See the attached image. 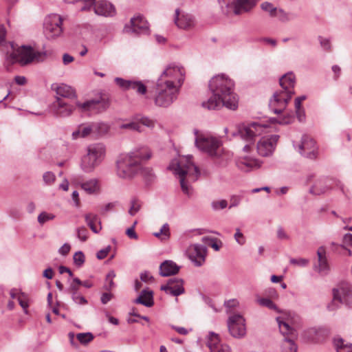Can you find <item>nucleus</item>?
Wrapping results in <instances>:
<instances>
[{
    "label": "nucleus",
    "instance_id": "12",
    "mask_svg": "<svg viewBox=\"0 0 352 352\" xmlns=\"http://www.w3.org/2000/svg\"><path fill=\"white\" fill-rule=\"evenodd\" d=\"M185 69L179 65H169L160 75L157 81H169L180 89L184 80Z\"/></svg>",
    "mask_w": 352,
    "mask_h": 352
},
{
    "label": "nucleus",
    "instance_id": "41",
    "mask_svg": "<svg viewBox=\"0 0 352 352\" xmlns=\"http://www.w3.org/2000/svg\"><path fill=\"white\" fill-rule=\"evenodd\" d=\"M257 302L261 306L266 307L276 311H279L277 306L269 298H261L257 300Z\"/></svg>",
    "mask_w": 352,
    "mask_h": 352
},
{
    "label": "nucleus",
    "instance_id": "19",
    "mask_svg": "<svg viewBox=\"0 0 352 352\" xmlns=\"http://www.w3.org/2000/svg\"><path fill=\"white\" fill-rule=\"evenodd\" d=\"M207 248L204 245H191L187 250L189 258L196 266H201L205 261Z\"/></svg>",
    "mask_w": 352,
    "mask_h": 352
},
{
    "label": "nucleus",
    "instance_id": "15",
    "mask_svg": "<svg viewBox=\"0 0 352 352\" xmlns=\"http://www.w3.org/2000/svg\"><path fill=\"white\" fill-rule=\"evenodd\" d=\"M228 327L230 333L234 338H242L246 333L245 320L241 314L230 315L228 320Z\"/></svg>",
    "mask_w": 352,
    "mask_h": 352
},
{
    "label": "nucleus",
    "instance_id": "4",
    "mask_svg": "<svg viewBox=\"0 0 352 352\" xmlns=\"http://www.w3.org/2000/svg\"><path fill=\"white\" fill-rule=\"evenodd\" d=\"M279 83L281 90L276 91L270 100V107L276 114L281 113L294 94L295 76L292 73L283 76Z\"/></svg>",
    "mask_w": 352,
    "mask_h": 352
},
{
    "label": "nucleus",
    "instance_id": "53",
    "mask_svg": "<svg viewBox=\"0 0 352 352\" xmlns=\"http://www.w3.org/2000/svg\"><path fill=\"white\" fill-rule=\"evenodd\" d=\"M289 262L294 265L305 267L309 263V260L306 258H291Z\"/></svg>",
    "mask_w": 352,
    "mask_h": 352
},
{
    "label": "nucleus",
    "instance_id": "28",
    "mask_svg": "<svg viewBox=\"0 0 352 352\" xmlns=\"http://www.w3.org/2000/svg\"><path fill=\"white\" fill-rule=\"evenodd\" d=\"M179 270L180 267L174 261L166 260L160 265V275L163 277L173 276L177 274Z\"/></svg>",
    "mask_w": 352,
    "mask_h": 352
},
{
    "label": "nucleus",
    "instance_id": "39",
    "mask_svg": "<svg viewBox=\"0 0 352 352\" xmlns=\"http://www.w3.org/2000/svg\"><path fill=\"white\" fill-rule=\"evenodd\" d=\"M138 175H140L143 177L146 181H152L155 177V175L153 172V169L150 167H146L143 165L142 163L141 169L139 171Z\"/></svg>",
    "mask_w": 352,
    "mask_h": 352
},
{
    "label": "nucleus",
    "instance_id": "45",
    "mask_svg": "<svg viewBox=\"0 0 352 352\" xmlns=\"http://www.w3.org/2000/svg\"><path fill=\"white\" fill-rule=\"evenodd\" d=\"M43 180L46 185L50 186L54 183L56 180V176L54 173L47 171L43 174Z\"/></svg>",
    "mask_w": 352,
    "mask_h": 352
},
{
    "label": "nucleus",
    "instance_id": "44",
    "mask_svg": "<svg viewBox=\"0 0 352 352\" xmlns=\"http://www.w3.org/2000/svg\"><path fill=\"white\" fill-rule=\"evenodd\" d=\"M18 301L20 306L23 309L25 314H28V308L29 307V304L27 299V296L24 293H20L18 297Z\"/></svg>",
    "mask_w": 352,
    "mask_h": 352
},
{
    "label": "nucleus",
    "instance_id": "61",
    "mask_svg": "<svg viewBox=\"0 0 352 352\" xmlns=\"http://www.w3.org/2000/svg\"><path fill=\"white\" fill-rule=\"evenodd\" d=\"M257 41L269 44L273 47L276 46V44H277L276 40H275L274 38H268V37L260 38H258Z\"/></svg>",
    "mask_w": 352,
    "mask_h": 352
},
{
    "label": "nucleus",
    "instance_id": "10",
    "mask_svg": "<svg viewBox=\"0 0 352 352\" xmlns=\"http://www.w3.org/2000/svg\"><path fill=\"white\" fill-rule=\"evenodd\" d=\"M63 19L58 14H52L47 16L43 23V33L49 40L60 37L63 34Z\"/></svg>",
    "mask_w": 352,
    "mask_h": 352
},
{
    "label": "nucleus",
    "instance_id": "36",
    "mask_svg": "<svg viewBox=\"0 0 352 352\" xmlns=\"http://www.w3.org/2000/svg\"><path fill=\"white\" fill-rule=\"evenodd\" d=\"M94 136H101L106 134L109 129L108 124L103 122H93Z\"/></svg>",
    "mask_w": 352,
    "mask_h": 352
},
{
    "label": "nucleus",
    "instance_id": "18",
    "mask_svg": "<svg viewBox=\"0 0 352 352\" xmlns=\"http://www.w3.org/2000/svg\"><path fill=\"white\" fill-rule=\"evenodd\" d=\"M124 31L126 32H131L137 34H148V22L142 16H135L131 19L129 25H125Z\"/></svg>",
    "mask_w": 352,
    "mask_h": 352
},
{
    "label": "nucleus",
    "instance_id": "33",
    "mask_svg": "<svg viewBox=\"0 0 352 352\" xmlns=\"http://www.w3.org/2000/svg\"><path fill=\"white\" fill-rule=\"evenodd\" d=\"M136 304H141L147 307L153 305V292L149 289H143L140 296L134 300Z\"/></svg>",
    "mask_w": 352,
    "mask_h": 352
},
{
    "label": "nucleus",
    "instance_id": "26",
    "mask_svg": "<svg viewBox=\"0 0 352 352\" xmlns=\"http://www.w3.org/2000/svg\"><path fill=\"white\" fill-rule=\"evenodd\" d=\"M318 264L314 265V269L322 275L329 273L330 267L326 257V251L324 247H320L317 251Z\"/></svg>",
    "mask_w": 352,
    "mask_h": 352
},
{
    "label": "nucleus",
    "instance_id": "60",
    "mask_svg": "<svg viewBox=\"0 0 352 352\" xmlns=\"http://www.w3.org/2000/svg\"><path fill=\"white\" fill-rule=\"evenodd\" d=\"M277 237L280 240H287L289 238L282 227H278L277 229Z\"/></svg>",
    "mask_w": 352,
    "mask_h": 352
},
{
    "label": "nucleus",
    "instance_id": "59",
    "mask_svg": "<svg viewBox=\"0 0 352 352\" xmlns=\"http://www.w3.org/2000/svg\"><path fill=\"white\" fill-rule=\"evenodd\" d=\"M277 16H279L280 19L284 22L291 20L289 14L285 12L283 9L277 10Z\"/></svg>",
    "mask_w": 352,
    "mask_h": 352
},
{
    "label": "nucleus",
    "instance_id": "32",
    "mask_svg": "<svg viewBox=\"0 0 352 352\" xmlns=\"http://www.w3.org/2000/svg\"><path fill=\"white\" fill-rule=\"evenodd\" d=\"M237 166L240 169L244 171H249L253 168H259L261 163L258 160L245 157L239 160Z\"/></svg>",
    "mask_w": 352,
    "mask_h": 352
},
{
    "label": "nucleus",
    "instance_id": "6",
    "mask_svg": "<svg viewBox=\"0 0 352 352\" xmlns=\"http://www.w3.org/2000/svg\"><path fill=\"white\" fill-rule=\"evenodd\" d=\"M333 300L327 309L333 311L339 307L340 304L352 307V285L347 281H342L333 289Z\"/></svg>",
    "mask_w": 352,
    "mask_h": 352
},
{
    "label": "nucleus",
    "instance_id": "58",
    "mask_svg": "<svg viewBox=\"0 0 352 352\" xmlns=\"http://www.w3.org/2000/svg\"><path fill=\"white\" fill-rule=\"evenodd\" d=\"M202 241L205 243H206L207 241H210L208 245L210 246H211L216 251H218L220 249V246L216 243L214 239H211V238H209L207 236H204L202 238Z\"/></svg>",
    "mask_w": 352,
    "mask_h": 352
},
{
    "label": "nucleus",
    "instance_id": "11",
    "mask_svg": "<svg viewBox=\"0 0 352 352\" xmlns=\"http://www.w3.org/2000/svg\"><path fill=\"white\" fill-rule=\"evenodd\" d=\"M195 145L203 152L212 157L216 153V151L222 146L221 141L217 138L208 134L195 132Z\"/></svg>",
    "mask_w": 352,
    "mask_h": 352
},
{
    "label": "nucleus",
    "instance_id": "35",
    "mask_svg": "<svg viewBox=\"0 0 352 352\" xmlns=\"http://www.w3.org/2000/svg\"><path fill=\"white\" fill-rule=\"evenodd\" d=\"M93 123L87 125L80 126L78 130L75 131L72 133L74 138H78V137L85 138L89 135L94 136V129Z\"/></svg>",
    "mask_w": 352,
    "mask_h": 352
},
{
    "label": "nucleus",
    "instance_id": "27",
    "mask_svg": "<svg viewBox=\"0 0 352 352\" xmlns=\"http://www.w3.org/2000/svg\"><path fill=\"white\" fill-rule=\"evenodd\" d=\"M233 154L223 148H219L216 151V153L212 155V157L215 164L221 167H225L232 160Z\"/></svg>",
    "mask_w": 352,
    "mask_h": 352
},
{
    "label": "nucleus",
    "instance_id": "43",
    "mask_svg": "<svg viewBox=\"0 0 352 352\" xmlns=\"http://www.w3.org/2000/svg\"><path fill=\"white\" fill-rule=\"evenodd\" d=\"M154 235L156 237H160V236H162V240H166L168 239L170 236V232L168 223L164 224L160 231L158 232L154 233Z\"/></svg>",
    "mask_w": 352,
    "mask_h": 352
},
{
    "label": "nucleus",
    "instance_id": "56",
    "mask_svg": "<svg viewBox=\"0 0 352 352\" xmlns=\"http://www.w3.org/2000/svg\"><path fill=\"white\" fill-rule=\"evenodd\" d=\"M234 239L236 241L241 245H243L245 243V239L242 232H241L240 230L237 228L236 230V233L234 234Z\"/></svg>",
    "mask_w": 352,
    "mask_h": 352
},
{
    "label": "nucleus",
    "instance_id": "22",
    "mask_svg": "<svg viewBox=\"0 0 352 352\" xmlns=\"http://www.w3.org/2000/svg\"><path fill=\"white\" fill-rule=\"evenodd\" d=\"M74 106L65 102L60 98L57 97L56 100L52 104V111L54 115L59 117H67L74 110Z\"/></svg>",
    "mask_w": 352,
    "mask_h": 352
},
{
    "label": "nucleus",
    "instance_id": "64",
    "mask_svg": "<svg viewBox=\"0 0 352 352\" xmlns=\"http://www.w3.org/2000/svg\"><path fill=\"white\" fill-rule=\"evenodd\" d=\"M70 249V245L68 243H65L60 248L58 252L63 256H66L69 252Z\"/></svg>",
    "mask_w": 352,
    "mask_h": 352
},
{
    "label": "nucleus",
    "instance_id": "20",
    "mask_svg": "<svg viewBox=\"0 0 352 352\" xmlns=\"http://www.w3.org/2000/svg\"><path fill=\"white\" fill-rule=\"evenodd\" d=\"M115 82L123 89L134 90L138 95H145L147 92L146 87L140 80H124L121 78H116Z\"/></svg>",
    "mask_w": 352,
    "mask_h": 352
},
{
    "label": "nucleus",
    "instance_id": "5",
    "mask_svg": "<svg viewBox=\"0 0 352 352\" xmlns=\"http://www.w3.org/2000/svg\"><path fill=\"white\" fill-rule=\"evenodd\" d=\"M179 88L169 81H157L152 98L156 106L168 107L177 98Z\"/></svg>",
    "mask_w": 352,
    "mask_h": 352
},
{
    "label": "nucleus",
    "instance_id": "9",
    "mask_svg": "<svg viewBox=\"0 0 352 352\" xmlns=\"http://www.w3.org/2000/svg\"><path fill=\"white\" fill-rule=\"evenodd\" d=\"M280 332L284 336L281 344V352H297V346L294 339L297 336L296 330L292 328L289 322L285 321L282 317L276 318Z\"/></svg>",
    "mask_w": 352,
    "mask_h": 352
},
{
    "label": "nucleus",
    "instance_id": "17",
    "mask_svg": "<svg viewBox=\"0 0 352 352\" xmlns=\"http://www.w3.org/2000/svg\"><path fill=\"white\" fill-rule=\"evenodd\" d=\"M299 153L309 159H316L318 152L315 141L308 135H303L298 146Z\"/></svg>",
    "mask_w": 352,
    "mask_h": 352
},
{
    "label": "nucleus",
    "instance_id": "34",
    "mask_svg": "<svg viewBox=\"0 0 352 352\" xmlns=\"http://www.w3.org/2000/svg\"><path fill=\"white\" fill-rule=\"evenodd\" d=\"M85 221L94 233H98L102 229L100 218L97 214L88 213L85 216Z\"/></svg>",
    "mask_w": 352,
    "mask_h": 352
},
{
    "label": "nucleus",
    "instance_id": "55",
    "mask_svg": "<svg viewBox=\"0 0 352 352\" xmlns=\"http://www.w3.org/2000/svg\"><path fill=\"white\" fill-rule=\"evenodd\" d=\"M141 205L138 203V201L133 200L131 201V206L129 210V213L133 216L135 215L140 209Z\"/></svg>",
    "mask_w": 352,
    "mask_h": 352
},
{
    "label": "nucleus",
    "instance_id": "38",
    "mask_svg": "<svg viewBox=\"0 0 352 352\" xmlns=\"http://www.w3.org/2000/svg\"><path fill=\"white\" fill-rule=\"evenodd\" d=\"M334 344L337 352H352V344L345 343L341 338L335 340Z\"/></svg>",
    "mask_w": 352,
    "mask_h": 352
},
{
    "label": "nucleus",
    "instance_id": "13",
    "mask_svg": "<svg viewBox=\"0 0 352 352\" xmlns=\"http://www.w3.org/2000/svg\"><path fill=\"white\" fill-rule=\"evenodd\" d=\"M266 126L257 122L242 124L237 127V133L248 142H252L254 138L261 135L266 129Z\"/></svg>",
    "mask_w": 352,
    "mask_h": 352
},
{
    "label": "nucleus",
    "instance_id": "48",
    "mask_svg": "<svg viewBox=\"0 0 352 352\" xmlns=\"http://www.w3.org/2000/svg\"><path fill=\"white\" fill-rule=\"evenodd\" d=\"M116 276V274L113 271H110L107 276L106 281L108 283V285H105V289L107 291H110L114 287V283L113 281V278Z\"/></svg>",
    "mask_w": 352,
    "mask_h": 352
},
{
    "label": "nucleus",
    "instance_id": "51",
    "mask_svg": "<svg viewBox=\"0 0 352 352\" xmlns=\"http://www.w3.org/2000/svg\"><path fill=\"white\" fill-rule=\"evenodd\" d=\"M81 280L78 278H74L68 288V292L79 291Z\"/></svg>",
    "mask_w": 352,
    "mask_h": 352
},
{
    "label": "nucleus",
    "instance_id": "40",
    "mask_svg": "<svg viewBox=\"0 0 352 352\" xmlns=\"http://www.w3.org/2000/svg\"><path fill=\"white\" fill-rule=\"evenodd\" d=\"M91 333H79L76 335L77 340L82 344H86L94 340Z\"/></svg>",
    "mask_w": 352,
    "mask_h": 352
},
{
    "label": "nucleus",
    "instance_id": "2",
    "mask_svg": "<svg viewBox=\"0 0 352 352\" xmlns=\"http://www.w3.org/2000/svg\"><path fill=\"white\" fill-rule=\"evenodd\" d=\"M151 157V151L146 146L136 147L129 153L120 155L116 162L117 175L122 179H131L138 175L142 163Z\"/></svg>",
    "mask_w": 352,
    "mask_h": 352
},
{
    "label": "nucleus",
    "instance_id": "16",
    "mask_svg": "<svg viewBox=\"0 0 352 352\" xmlns=\"http://www.w3.org/2000/svg\"><path fill=\"white\" fill-rule=\"evenodd\" d=\"M278 135H270L262 137L257 143L256 148L258 153L263 157L271 155L278 141Z\"/></svg>",
    "mask_w": 352,
    "mask_h": 352
},
{
    "label": "nucleus",
    "instance_id": "3",
    "mask_svg": "<svg viewBox=\"0 0 352 352\" xmlns=\"http://www.w3.org/2000/svg\"><path fill=\"white\" fill-rule=\"evenodd\" d=\"M168 168L179 177L182 192L191 197L193 192L191 183L197 181L200 175V170L192 162L191 156L173 160Z\"/></svg>",
    "mask_w": 352,
    "mask_h": 352
},
{
    "label": "nucleus",
    "instance_id": "62",
    "mask_svg": "<svg viewBox=\"0 0 352 352\" xmlns=\"http://www.w3.org/2000/svg\"><path fill=\"white\" fill-rule=\"evenodd\" d=\"M319 41H320V43L321 45V46L325 50H330L331 48V45H330V41L329 39L327 38H322L321 36H319L318 38Z\"/></svg>",
    "mask_w": 352,
    "mask_h": 352
},
{
    "label": "nucleus",
    "instance_id": "63",
    "mask_svg": "<svg viewBox=\"0 0 352 352\" xmlns=\"http://www.w3.org/2000/svg\"><path fill=\"white\" fill-rule=\"evenodd\" d=\"M140 279L141 281L148 283L153 279V277L151 275L150 273L144 272L140 274Z\"/></svg>",
    "mask_w": 352,
    "mask_h": 352
},
{
    "label": "nucleus",
    "instance_id": "24",
    "mask_svg": "<svg viewBox=\"0 0 352 352\" xmlns=\"http://www.w3.org/2000/svg\"><path fill=\"white\" fill-rule=\"evenodd\" d=\"M94 12L98 15L104 16H111L116 13L114 6L107 0H99L94 2L93 6Z\"/></svg>",
    "mask_w": 352,
    "mask_h": 352
},
{
    "label": "nucleus",
    "instance_id": "49",
    "mask_svg": "<svg viewBox=\"0 0 352 352\" xmlns=\"http://www.w3.org/2000/svg\"><path fill=\"white\" fill-rule=\"evenodd\" d=\"M73 258L75 265L78 267H80L85 263V255L80 251L76 252Z\"/></svg>",
    "mask_w": 352,
    "mask_h": 352
},
{
    "label": "nucleus",
    "instance_id": "57",
    "mask_svg": "<svg viewBox=\"0 0 352 352\" xmlns=\"http://www.w3.org/2000/svg\"><path fill=\"white\" fill-rule=\"evenodd\" d=\"M111 247L110 245H108L105 248L98 251L96 254L97 258L100 260L104 258L109 254V251L111 250Z\"/></svg>",
    "mask_w": 352,
    "mask_h": 352
},
{
    "label": "nucleus",
    "instance_id": "7",
    "mask_svg": "<svg viewBox=\"0 0 352 352\" xmlns=\"http://www.w3.org/2000/svg\"><path fill=\"white\" fill-rule=\"evenodd\" d=\"M105 153V148L102 144H94L87 147V153L81 162L82 169L86 173H90L102 162Z\"/></svg>",
    "mask_w": 352,
    "mask_h": 352
},
{
    "label": "nucleus",
    "instance_id": "14",
    "mask_svg": "<svg viewBox=\"0 0 352 352\" xmlns=\"http://www.w3.org/2000/svg\"><path fill=\"white\" fill-rule=\"evenodd\" d=\"M227 7L224 12L229 14L231 11L235 15H240L251 10L256 5L255 0H222Z\"/></svg>",
    "mask_w": 352,
    "mask_h": 352
},
{
    "label": "nucleus",
    "instance_id": "42",
    "mask_svg": "<svg viewBox=\"0 0 352 352\" xmlns=\"http://www.w3.org/2000/svg\"><path fill=\"white\" fill-rule=\"evenodd\" d=\"M120 128L122 129H129L131 131H135L138 132H141L142 131L140 123L138 122H131L129 123L122 124L120 126Z\"/></svg>",
    "mask_w": 352,
    "mask_h": 352
},
{
    "label": "nucleus",
    "instance_id": "31",
    "mask_svg": "<svg viewBox=\"0 0 352 352\" xmlns=\"http://www.w3.org/2000/svg\"><path fill=\"white\" fill-rule=\"evenodd\" d=\"M207 345L210 352H230L228 346L219 344V336L214 333H210Z\"/></svg>",
    "mask_w": 352,
    "mask_h": 352
},
{
    "label": "nucleus",
    "instance_id": "8",
    "mask_svg": "<svg viewBox=\"0 0 352 352\" xmlns=\"http://www.w3.org/2000/svg\"><path fill=\"white\" fill-rule=\"evenodd\" d=\"M10 46L12 52H7L6 59L11 64L18 63L21 65H25L37 59L40 55L39 53L34 52L31 47L23 45L16 48L14 43H10Z\"/></svg>",
    "mask_w": 352,
    "mask_h": 352
},
{
    "label": "nucleus",
    "instance_id": "1",
    "mask_svg": "<svg viewBox=\"0 0 352 352\" xmlns=\"http://www.w3.org/2000/svg\"><path fill=\"white\" fill-rule=\"evenodd\" d=\"M234 82L224 74L214 76L209 81L212 96L201 104L208 110L219 109L222 107L231 110L238 107L239 98L234 91Z\"/></svg>",
    "mask_w": 352,
    "mask_h": 352
},
{
    "label": "nucleus",
    "instance_id": "30",
    "mask_svg": "<svg viewBox=\"0 0 352 352\" xmlns=\"http://www.w3.org/2000/svg\"><path fill=\"white\" fill-rule=\"evenodd\" d=\"M52 89L56 91L57 97H63L65 98H76V93L73 88L65 84H52Z\"/></svg>",
    "mask_w": 352,
    "mask_h": 352
},
{
    "label": "nucleus",
    "instance_id": "52",
    "mask_svg": "<svg viewBox=\"0 0 352 352\" xmlns=\"http://www.w3.org/2000/svg\"><path fill=\"white\" fill-rule=\"evenodd\" d=\"M228 202L225 199L215 201L212 203V207L214 210L224 209L227 207Z\"/></svg>",
    "mask_w": 352,
    "mask_h": 352
},
{
    "label": "nucleus",
    "instance_id": "37",
    "mask_svg": "<svg viewBox=\"0 0 352 352\" xmlns=\"http://www.w3.org/2000/svg\"><path fill=\"white\" fill-rule=\"evenodd\" d=\"M82 190L89 194L95 192L97 189V180L95 179H89V181L81 182L80 184Z\"/></svg>",
    "mask_w": 352,
    "mask_h": 352
},
{
    "label": "nucleus",
    "instance_id": "54",
    "mask_svg": "<svg viewBox=\"0 0 352 352\" xmlns=\"http://www.w3.org/2000/svg\"><path fill=\"white\" fill-rule=\"evenodd\" d=\"M138 122L140 123L141 126L144 125L148 128H153L155 126V122L147 117L141 118Z\"/></svg>",
    "mask_w": 352,
    "mask_h": 352
},
{
    "label": "nucleus",
    "instance_id": "50",
    "mask_svg": "<svg viewBox=\"0 0 352 352\" xmlns=\"http://www.w3.org/2000/svg\"><path fill=\"white\" fill-rule=\"evenodd\" d=\"M77 236L82 241H86L88 238V230L85 227L77 229Z\"/></svg>",
    "mask_w": 352,
    "mask_h": 352
},
{
    "label": "nucleus",
    "instance_id": "25",
    "mask_svg": "<svg viewBox=\"0 0 352 352\" xmlns=\"http://www.w3.org/2000/svg\"><path fill=\"white\" fill-rule=\"evenodd\" d=\"M175 23L176 25L184 30H190L195 26V18L190 14H179V9L175 10Z\"/></svg>",
    "mask_w": 352,
    "mask_h": 352
},
{
    "label": "nucleus",
    "instance_id": "46",
    "mask_svg": "<svg viewBox=\"0 0 352 352\" xmlns=\"http://www.w3.org/2000/svg\"><path fill=\"white\" fill-rule=\"evenodd\" d=\"M261 8L266 11L270 12L271 16H277V9L276 8H274L273 5L268 2H265L261 4Z\"/></svg>",
    "mask_w": 352,
    "mask_h": 352
},
{
    "label": "nucleus",
    "instance_id": "29",
    "mask_svg": "<svg viewBox=\"0 0 352 352\" xmlns=\"http://www.w3.org/2000/svg\"><path fill=\"white\" fill-rule=\"evenodd\" d=\"M333 182L334 181L331 179H320L311 187L309 192L314 195L324 194L331 188Z\"/></svg>",
    "mask_w": 352,
    "mask_h": 352
},
{
    "label": "nucleus",
    "instance_id": "47",
    "mask_svg": "<svg viewBox=\"0 0 352 352\" xmlns=\"http://www.w3.org/2000/svg\"><path fill=\"white\" fill-rule=\"evenodd\" d=\"M54 218L55 216L53 214L43 212L38 216V221L40 224H43L46 221L52 220Z\"/></svg>",
    "mask_w": 352,
    "mask_h": 352
},
{
    "label": "nucleus",
    "instance_id": "23",
    "mask_svg": "<svg viewBox=\"0 0 352 352\" xmlns=\"http://www.w3.org/2000/svg\"><path fill=\"white\" fill-rule=\"evenodd\" d=\"M108 102L104 99L100 100H91L82 104L77 103L83 111H93L94 113L101 112L104 111L108 107Z\"/></svg>",
    "mask_w": 352,
    "mask_h": 352
},
{
    "label": "nucleus",
    "instance_id": "21",
    "mask_svg": "<svg viewBox=\"0 0 352 352\" xmlns=\"http://www.w3.org/2000/svg\"><path fill=\"white\" fill-rule=\"evenodd\" d=\"M160 289L173 296H178L185 292L184 281L178 278H170L166 285L160 287Z\"/></svg>",
    "mask_w": 352,
    "mask_h": 352
}]
</instances>
